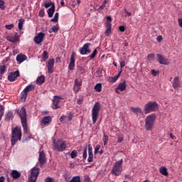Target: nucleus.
<instances>
[{
    "mask_svg": "<svg viewBox=\"0 0 182 182\" xmlns=\"http://www.w3.org/2000/svg\"><path fill=\"white\" fill-rule=\"evenodd\" d=\"M21 139H22V131L21 127H16L15 128L12 129L11 133V144L12 146H15L18 140L21 141Z\"/></svg>",
    "mask_w": 182,
    "mask_h": 182,
    "instance_id": "1",
    "label": "nucleus"
},
{
    "mask_svg": "<svg viewBox=\"0 0 182 182\" xmlns=\"http://www.w3.org/2000/svg\"><path fill=\"white\" fill-rule=\"evenodd\" d=\"M178 25H179L180 28H182V18H179L178 20Z\"/></svg>",
    "mask_w": 182,
    "mask_h": 182,
    "instance_id": "58",
    "label": "nucleus"
},
{
    "mask_svg": "<svg viewBox=\"0 0 182 182\" xmlns=\"http://www.w3.org/2000/svg\"><path fill=\"white\" fill-rule=\"evenodd\" d=\"M38 161L40 163V167H43L45 163H46V155H45V152L43 151H40Z\"/></svg>",
    "mask_w": 182,
    "mask_h": 182,
    "instance_id": "9",
    "label": "nucleus"
},
{
    "mask_svg": "<svg viewBox=\"0 0 182 182\" xmlns=\"http://www.w3.org/2000/svg\"><path fill=\"white\" fill-rule=\"evenodd\" d=\"M64 178L65 181L69 182V180H70V178H72V176L70 173H65L64 175Z\"/></svg>",
    "mask_w": 182,
    "mask_h": 182,
    "instance_id": "39",
    "label": "nucleus"
},
{
    "mask_svg": "<svg viewBox=\"0 0 182 182\" xmlns=\"http://www.w3.org/2000/svg\"><path fill=\"white\" fill-rule=\"evenodd\" d=\"M96 92H102V84L98 83L95 86Z\"/></svg>",
    "mask_w": 182,
    "mask_h": 182,
    "instance_id": "36",
    "label": "nucleus"
},
{
    "mask_svg": "<svg viewBox=\"0 0 182 182\" xmlns=\"http://www.w3.org/2000/svg\"><path fill=\"white\" fill-rule=\"evenodd\" d=\"M42 58H43V62H45L46 60H47V59L49 58V55H48V51H46V50L43 51V53L42 55Z\"/></svg>",
    "mask_w": 182,
    "mask_h": 182,
    "instance_id": "31",
    "label": "nucleus"
},
{
    "mask_svg": "<svg viewBox=\"0 0 182 182\" xmlns=\"http://www.w3.org/2000/svg\"><path fill=\"white\" fill-rule=\"evenodd\" d=\"M172 86L173 89H178V87H181V82H180L178 77H175L173 78Z\"/></svg>",
    "mask_w": 182,
    "mask_h": 182,
    "instance_id": "15",
    "label": "nucleus"
},
{
    "mask_svg": "<svg viewBox=\"0 0 182 182\" xmlns=\"http://www.w3.org/2000/svg\"><path fill=\"white\" fill-rule=\"evenodd\" d=\"M100 112V103L96 102L92 109V123L95 124L96 122H97V119L99 118V112Z\"/></svg>",
    "mask_w": 182,
    "mask_h": 182,
    "instance_id": "5",
    "label": "nucleus"
},
{
    "mask_svg": "<svg viewBox=\"0 0 182 182\" xmlns=\"http://www.w3.org/2000/svg\"><path fill=\"white\" fill-rule=\"evenodd\" d=\"M17 114H18L21 120V124L24 133H27L28 123L26 122V109H25V107H22L19 111H17Z\"/></svg>",
    "mask_w": 182,
    "mask_h": 182,
    "instance_id": "2",
    "label": "nucleus"
},
{
    "mask_svg": "<svg viewBox=\"0 0 182 182\" xmlns=\"http://www.w3.org/2000/svg\"><path fill=\"white\" fill-rule=\"evenodd\" d=\"M37 85H42L45 82V76L41 75L37 78L36 80Z\"/></svg>",
    "mask_w": 182,
    "mask_h": 182,
    "instance_id": "27",
    "label": "nucleus"
},
{
    "mask_svg": "<svg viewBox=\"0 0 182 182\" xmlns=\"http://www.w3.org/2000/svg\"><path fill=\"white\" fill-rule=\"evenodd\" d=\"M80 90V85H74V87H73V90L75 92H77L78 90Z\"/></svg>",
    "mask_w": 182,
    "mask_h": 182,
    "instance_id": "53",
    "label": "nucleus"
},
{
    "mask_svg": "<svg viewBox=\"0 0 182 182\" xmlns=\"http://www.w3.org/2000/svg\"><path fill=\"white\" fill-rule=\"evenodd\" d=\"M117 141H118V143H122L123 141V137L119 136L118 139H117Z\"/></svg>",
    "mask_w": 182,
    "mask_h": 182,
    "instance_id": "62",
    "label": "nucleus"
},
{
    "mask_svg": "<svg viewBox=\"0 0 182 182\" xmlns=\"http://www.w3.org/2000/svg\"><path fill=\"white\" fill-rule=\"evenodd\" d=\"M102 140L104 141V145L106 146V144H107V141L109 140V136H107L106 134H104Z\"/></svg>",
    "mask_w": 182,
    "mask_h": 182,
    "instance_id": "41",
    "label": "nucleus"
},
{
    "mask_svg": "<svg viewBox=\"0 0 182 182\" xmlns=\"http://www.w3.org/2000/svg\"><path fill=\"white\" fill-rule=\"evenodd\" d=\"M169 136H170L171 139H172V140L176 139V136L174 135H173V134H169Z\"/></svg>",
    "mask_w": 182,
    "mask_h": 182,
    "instance_id": "63",
    "label": "nucleus"
},
{
    "mask_svg": "<svg viewBox=\"0 0 182 182\" xmlns=\"http://www.w3.org/2000/svg\"><path fill=\"white\" fill-rule=\"evenodd\" d=\"M6 72V66L5 65H0V75L2 76Z\"/></svg>",
    "mask_w": 182,
    "mask_h": 182,
    "instance_id": "30",
    "label": "nucleus"
},
{
    "mask_svg": "<svg viewBox=\"0 0 182 182\" xmlns=\"http://www.w3.org/2000/svg\"><path fill=\"white\" fill-rule=\"evenodd\" d=\"M106 31L105 35L106 36H109L110 35V32L112 31V24L110 23L107 22L106 24Z\"/></svg>",
    "mask_w": 182,
    "mask_h": 182,
    "instance_id": "22",
    "label": "nucleus"
},
{
    "mask_svg": "<svg viewBox=\"0 0 182 182\" xmlns=\"http://www.w3.org/2000/svg\"><path fill=\"white\" fill-rule=\"evenodd\" d=\"M6 39L7 41H9V42H11V43H14L19 41V36H18V33H16L14 36H7Z\"/></svg>",
    "mask_w": 182,
    "mask_h": 182,
    "instance_id": "16",
    "label": "nucleus"
},
{
    "mask_svg": "<svg viewBox=\"0 0 182 182\" xmlns=\"http://www.w3.org/2000/svg\"><path fill=\"white\" fill-rule=\"evenodd\" d=\"M43 38H45V33L41 32L39 33L35 38L34 42L37 43V45H41L42 42H43Z\"/></svg>",
    "mask_w": 182,
    "mask_h": 182,
    "instance_id": "11",
    "label": "nucleus"
},
{
    "mask_svg": "<svg viewBox=\"0 0 182 182\" xmlns=\"http://www.w3.org/2000/svg\"><path fill=\"white\" fill-rule=\"evenodd\" d=\"M68 69L69 70H73V69H75V53H73L71 55Z\"/></svg>",
    "mask_w": 182,
    "mask_h": 182,
    "instance_id": "17",
    "label": "nucleus"
},
{
    "mask_svg": "<svg viewBox=\"0 0 182 182\" xmlns=\"http://www.w3.org/2000/svg\"><path fill=\"white\" fill-rule=\"evenodd\" d=\"M69 182H81L80 176H74Z\"/></svg>",
    "mask_w": 182,
    "mask_h": 182,
    "instance_id": "35",
    "label": "nucleus"
},
{
    "mask_svg": "<svg viewBox=\"0 0 182 182\" xmlns=\"http://www.w3.org/2000/svg\"><path fill=\"white\" fill-rule=\"evenodd\" d=\"M96 55H97V50L95 49L92 53L90 55V59H95Z\"/></svg>",
    "mask_w": 182,
    "mask_h": 182,
    "instance_id": "44",
    "label": "nucleus"
},
{
    "mask_svg": "<svg viewBox=\"0 0 182 182\" xmlns=\"http://www.w3.org/2000/svg\"><path fill=\"white\" fill-rule=\"evenodd\" d=\"M82 159L86 160L87 159V148H85L83 154H82Z\"/></svg>",
    "mask_w": 182,
    "mask_h": 182,
    "instance_id": "43",
    "label": "nucleus"
},
{
    "mask_svg": "<svg viewBox=\"0 0 182 182\" xmlns=\"http://www.w3.org/2000/svg\"><path fill=\"white\" fill-rule=\"evenodd\" d=\"M38 15L41 18H43L45 16V10L44 9L40 10Z\"/></svg>",
    "mask_w": 182,
    "mask_h": 182,
    "instance_id": "49",
    "label": "nucleus"
},
{
    "mask_svg": "<svg viewBox=\"0 0 182 182\" xmlns=\"http://www.w3.org/2000/svg\"><path fill=\"white\" fill-rule=\"evenodd\" d=\"M122 171H123V159H122L115 162L112 169V173L114 176H120V174H122Z\"/></svg>",
    "mask_w": 182,
    "mask_h": 182,
    "instance_id": "4",
    "label": "nucleus"
},
{
    "mask_svg": "<svg viewBox=\"0 0 182 182\" xmlns=\"http://www.w3.org/2000/svg\"><path fill=\"white\" fill-rule=\"evenodd\" d=\"M19 76V70H16L13 73H10L8 75V79L10 82H14V80H16V77H18Z\"/></svg>",
    "mask_w": 182,
    "mask_h": 182,
    "instance_id": "12",
    "label": "nucleus"
},
{
    "mask_svg": "<svg viewBox=\"0 0 182 182\" xmlns=\"http://www.w3.org/2000/svg\"><path fill=\"white\" fill-rule=\"evenodd\" d=\"M0 182H5V177L1 176L0 177Z\"/></svg>",
    "mask_w": 182,
    "mask_h": 182,
    "instance_id": "64",
    "label": "nucleus"
},
{
    "mask_svg": "<svg viewBox=\"0 0 182 182\" xmlns=\"http://www.w3.org/2000/svg\"><path fill=\"white\" fill-rule=\"evenodd\" d=\"M53 3H52L50 1L48 2H46L44 4L45 8H49L50 6H53Z\"/></svg>",
    "mask_w": 182,
    "mask_h": 182,
    "instance_id": "50",
    "label": "nucleus"
},
{
    "mask_svg": "<svg viewBox=\"0 0 182 182\" xmlns=\"http://www.w3.org/2000/svg\"><path fill=\"white\" fill-rule=\"evenodd\" d=\"M156 39L158 42H161V41H163V37L161 36H159Z\"/></svg>",
    "mask_w": 182,
    "mask_h": 182,
    "instance_id": "61",
    "label": "nucleus"
},
{
    "mask_svg": "<svg viewBox=\"0 0 182 182\" xmlns=\"http://www.w3.org/2000/svg\"><path fill=\"white\" fill-rule=\"evenodd\" d=\"M27 57L25 55H18L16 56V60L18 63H22V62L26 60Z\"/></svg>",
    "mask_w": 182,
    "mask_h": 182,
    "instance_id": "20",
    "label": "nucleus"
},
{
    "mask_svg": "<svg viewBox=\"0 0 182 182\" xmlns=\"http://www.w3.org/2000/svg\"><path fill=\"white\" fill-rule=\"evenodd\" d=\"M157 60L160 65H168L170 62L168 61V59L164 58L161 54H157Z\"/></svg>",
    "mask_w": 182,
    "mask_h": 182,
    "instance_id": "10",
    "label": "nucleus"
},
{
    "mask_svg": "<svg viewBox=\"0 0 182 182\" xmlns=\"http://www.w3.org/2000/svg\"><path fill=\"white\" fill-rule=\"evenodd\" d=\"M130 109L133 112V113H135V114H141V113H143L140 107L134 108L133 107H131Z\"/></svg>",
    "mask_w": 182,
    "mask_h": 182,
    "instance_id": "23",
    "label": "nucleus"
},
{
    "mask_svg": "<svg viewBox=\"0 0 182 182\" xmlns=\"http://www.w3.org/2000/svg\"><path fill=\"white\" fill-rule=\"evenodd\" d=\"M59 31V26H53L50 30L48 31L49 33H52V32H54V33H56Z\"/></svg>",
    "mask_w": 182,
    "mask_h": 182,
    "instance_id": "28",
    "label": "nucleus"
},
{
    "mask_svg": "<svg viewBox=\"0 0 182 182\" xmlns=\"http://www.w3.org/2000/svg\"><path fill=\"white\" fill-rule=\"evenodd\" d=\"M89 153H93V148L91 144H88V154Z\"/></svg>",
    "mask_w": 182,
    "mask_h": 182,
    "instance_id": "56",
    "label": "nucleus"
},
{
    "mask_svg": "<svg viewBox=\"0 0 182 182\" xmlns=\"http://www.w3.org/2000/svg\"><path fill=\"white\" fill-rule=\"evenodd\" d=\"M73 117V114H72L71 112H70V113L68 114V115L67 116V119L68 120V122H71Z\"/></svg>",
    "mask_w": 182,
    "mask_h": 182,
    "instance_id": "51",
    "label": "nucleus"
},
{
    "mask_svg": "<svg viewBox=\"0 0 182 182\" xmlns=\"http://www.w3.org/2000/svg\"><path fill=\"white\" fill-rule=\"evenodd\" d=\"M0 9L2 11L5 10V2L2 0H0Z\"/></svg>",
    "mask_w": 182,
    "mask_h": 182,
    "instance_id": "48",
    "label": "nucleus"
},
{
    "mask_svg": "<svg viewBox=\"0 0 182 182\" xmlns=\"http://www.w3.org/2000/svg\"><path fill=\"white\" fill-rule=\"evenodd\" d=\"M90 45H92L90 44V43H87L84 44L83 46L79 49L80 53L81 55H87L90 53L92 52L90 49H89V47L90 46Z\"/></svg>",
    "mask_w": 182,
    "mask_h": 182,
    "instance_id": "8",
    "label": "nucleus"
},
{
    "mask_svg": "<svg viewBox=\"0 0 182 182\" xmlns=\"http://www.w3.org/2000/svg\"><path fill=\"white\" fill-rule=\"evenodd\" d=\"M59 21V13H55L54 18L50 20V22H58Z\"/></svg>",
    "mask_w": 182,
    "mask_h": 182,
    "instance_id": "34",
    "label": "nucleus"
},
{
    "mask_svg": "<svg viewBox=\"0 0 182 182\" xmlns=\"http://www.w3.org/2000/svg\"><path fill=\"white\" fill-rule=\"evenodd\" d=\"M87 161L88 163H92V161H93V153H88Z\"/></svg>",
    "mask_w": 182,
    "mask_h": 182,
    "instance_id": "42",
    "label": "nucleus"
},
{
    "mask_svg": "<svg viewBox=\"0 0 182 182\" xmlns=\"http://www.w3.org/2000/svg\"><path fill=\"white\" fill-rule=\"evenodd\" d=\"M33 89H35V86H33V85H28L24 90V92H26L28 93V92H32V90H33Z\"/></svg>",
    "mask_w": 182,
    "mask_h": 182,
    "instance_id": "29",
    "label": "nucleus"
},
{
    "mask_svg": "<svg viewBox=\"0 0 182 182\" xmlns=\"http://www.w3.org/2000/svg\"><path fill=\"white\" fill-rule=\"evenodd\" d=\"M84 182H92L89 176H85Z\"/></svg>",
    "mask_w": 182,
    "mask_h": 182,
    "instance_id": "55",
    "label": "nucleus"
},
{
    "mask_svg": "<svg viewBox=\"0 0 182 182\" xmlns=\"http://www.w3.org/2000/svg\"><path fill=\"white\" fill-rule=\"evenodd\" d=\"M60 122H61V123H68L69 121L68 119V116L66 115H63L60 118Z\"/></svg>",
    "mask_w": 182,
    "mask_h": 182,
    "instance_id": "32",
    "label": "nucleus"
},
{
    "mask_svg": "<svg viewBox=\"0 0 182 182\" xmlns=\"http://www.w3.org/2000/svg\"><path fill=\"white\" fill-rule=\"evenodd\" d=\"M55 14V4H53V6L48 10V18H52Z\"/></svg>",
    "mask_w": 182,
    "mask_h": 182,
    "instance_id": "21",
    "label": "nucleus"
},
{
    "mask_svg": "<svg viewBox=\"0 0 182 182\" xmlns=\"http://www.w3.org/2000/svg\"><path fill=\"white\" fill-rule=\"evenodd\" d=\"M71 159H76L77 157V151L74 150L70 154Z\"/></svg>",
    "mask_w": 182,
    "mask_h": 182,
    "instance_id": "40",
    "label": "nucleus"
},
{
    "mask_svg": "<svg viewBox=\"0 0 182 182\" xmlns=\"http://www.w3.org/2000/svg\"><path fill=\"white\" fill-rule=\"evenodd\" d=\"M119 30L120 31V32H124V30H125L124 26H120L119 27Z\"/></svg>",
    "mask_w": 182,
    "mask_h": 182,
    "instance_id": "57",
    "label": "nucleus"
},
{
    "mask_svg": "<svg viewBox=\"0 0 182 182\" xmlns=\"http://www.w3.org/2000/svg\"><path fill=\"white\" fill-rule=\"evenodd\" d=\"M154 58L155 55L154 53L149 54L147 55V60H149V62H151V60H154Z\"/></svg>",
    "mask_w": 182,
    "mask_h": 182,
    "instance_id": "37",
    "label": "nucleus"
},
{
    "mask_svg": "<svg viewBox=\"0 0 182 182\" xmlns=\"http://www.w3.org/2000/svg\"><path fill=\"white\" fill-rule=\"evenodd\" d=\"M119 90H121V92H123V90H126V82H125L120 83L117 86V87L116 89V92L117 93H120V92H119Z\"/></svg>",
    "mask_w": 182,
    "mask_h": 182,
    "instance_id": "19",
    "label": "nucleus"
},
{
    "mask_svg": "<svg viewBox=\"0 0 182 182\" xmlns=\"http://www.w3.org/2000/svg\"><path fill=\"white\" fill-rule=\"evenodd\" d=\"M60 97L58 96H54V98L53 99V109H59V103H60Z\"/></svg>",
    "mask_w": 182,
    "mask_h": 182,
    "instance_id": "14",
    "label": "nucleus"
},
{
    "mask_svg": "<svg viewBox=\"0 0 182 182\" xmlns=\"http://www.w3.org/2000/svg\"><path fill=\"white\" fill-rule=\"evenodd\" d=\"M11 177H13V178H19V177H21V173H19L18 171L16 170H13L11 172Z\"/></svg>",
    "mask_w": 182,
    "mask_h": 182,
    "instance_id": "24",
    "label": "nucleus"
},
{
    "mask_svg": "<svg viewBox=\"0 0 182 182\" xmlns=\"http://www.w3.org/2000/svg\"><path fill=\"white\" fill-rule=\"evenodd\" d=\"M159 173H161V174H162L163 176H168V172H167V168L166 167H161L159 168Z\"/></svg>",
    "mask_w": 182,
    "mask_h": 182,
    "instance_id": "25",
    "label": "nucleus"
},
{
    "mask_svg": "<svg viewBox=\"0 0 182 182\" xmlns=\"http://www.w3.org/2000/svg\"><path fill=\"white\" fill-rule=\"evenodd\" d=\"M26 97H28V92L26 91H23L21 92V100H26Z\"/></svg>",
    "mask_w": 182,
    "mask_h": 182,
    "instance_id": "38",
    "label": "nucleus"
},
{
    "mask_svg": "<svg viewBox=\"0 0 182 182\" xmlns=\"http://www.w3.org/2000/svg\"><path fill=\"white\" fill-rule=\"evenodd\" d=\"M54 149L58 151H63L66 149V142L65 141H57L54 144Z\"/></svg>",
    "mask_w": 182,
    "mask_h": 182,
    "instance_id": "7",
    "label": "nucleus"
},
{
    "mask_svg": "<svg viewBox=\"0 0 182 182\" xmlns=\"http://www.w3.org/2000/svg\"><path fill=\"white\" fill-rule=\"evenodd\" d=\"M107 4V1L105 0L104 2L102 3V4L99 7V9H100L101 11L102 9H105V8L106 7Z\"/></svg>",
    "mask_w": 182,
    "mask_h": 182,
    "instance_id": "47",
    "label": "nucleus"
},
{
    "mask_svg": "<svg viewBox=\"0 0 182 182\" xmlns=\"http://www.w3.org/2000/svg\"><path fill=\"white\" fill-rule=\"evenodd\" d=\"M52 122V117L50 116H46L41 120V126H46V124H49Z\"/></svg>",
    "mask_w": 182,
    "mask_h": 182,
    "instance_id": "18",
    "label": "nucleus"
},
{
    "mask_svg": "<svg viewBox=\"0 0 182 182\" xmlns=\"http://www.w3.org/2000/svg\"><path fill=\"white\" fill-rule=\"evenodd\" d=\"M100 149V145L97 144L96 145L95 148V154H97V152L99 151V149Z\"/></svg>",
    "mask_w": 182,
    "mask_h": 182,
    "instance_id": "54",
    "label": "nucleus"
},
{
    "mask_svg": "<svg viewBox=\"0 0 182 182\" xmlns=\"http://www.w3.org/2000/svg\"><path fill=\"white\" fill-rule=\"evenodd\" d=\"M159 109V104L157 102H148L144 106V113L145 114H147L149 113H151V112H156Z\"/></svg>",
    "mask_w": 182,
    "mask_h": 182,
    "instance_id": "6",
    "label": "nucleus"
},
{
    "mask_svg": "<svg viewBox=\"0 0 182 182\" xmlns=\"http://www.w3.org/2000/svg\"><path fill=\"white\" fill-rule=\"evenodd\" d=\"M120 66H121V68H124L126 66V63L124 61L121 62Z\"/></svg>",
    "mask_w": 182,
    "mask_h": 182,
    "instance_id": "59",
    "label": "nucleus"
},
{
    "mask_svg": "<svg viewBox=\"0 0 182 182\" xmlns=\"http://www.w3.org/2000/svg\"><path fill=\"white\" fill-rule=\"evenodd\" d=\"M5 119L7 120V122H9V120H12L14 119V113L9 112L5 114Z\"/></svg>",
    "mask_w": 182,
    "mask_h": 182,
    "instance_id": "26",
    "label": "nucleus"
},
{
    "mask_svg": "<svg viewBox=\"0 0 182 182\" xmlns=\"http://www.w3.org/2000/svg\"><path fill=\"white\" fill-rule=\"evenodd\" d=\"M75 85L76 86H82V81L77 78L75 80Z\"/></svg>",
    "mask_w": 182,
    "mask_h": 182,
    "instance_id": "45",
    "label": "nucleus"
},
{
    "mask_svg": "<svg viewBox=\"0 0 182 182\" xmlns=\"http://www.w3.org/2000/svg\"><path fill=\"white\" fill-rule=\"evenodd\" d=\"M23 22H25V19H23V18L19 19V22H18V29L20 31L22 30V28L23 26Z\"/></svg>",
    "mask_w": 182,
    "mask_h": 182,
    "instance_id": "33",
    "label": "nucleus"
},
{
    "mask_svg": "<svg viewBox=\"0 0 182 182\" xmlns=\"http://www.w3.org/2000/svg\"><path fill=\"white\" fill-rule=\"evenodd\" d=\"M121 73H122V70L119 71V74L117 76L112 78L111 82H112V83H114V82H116V80H117V79H119V76H120Z\"/></svg>",
    "mask_w": 182,
    "mask_h": 182,
    "instance_id": "46",
    "label": "nucleus"
},
{
    "mask_svg": "<svg viewBox=\"0 0 182 182\" xmlns=\"http://www.w3.org/2000/svg\"><path fill=\"white\" fill-rule=\"evenodd\" d=\"M151 73H152L153 76L157 75V71H156L155 70H151Z\"/></svg>",
    "mask_w": 182,
    "mask_h": 182,
    "instance_id": "60",
    "label": "nucleus"
},
{
    "mask_svg": "<svg viewBox=\"0 0 182 182\" xmlns=\"http://www.w3.org/2000/svg\"><path fill=\"white\" fill-rule=\"evenodd\" d=\"M156 120V114H151L147 116L145 119V129L150 132L154 126V121Z\"/></svg>",
    "mask_w": 182,
    "mask_h": 182,
    "instance_id": "3",
    "label": "nucleus"
},
{
    "mask_svg": "<svg viewBox=\"0 0 182 182\" xmlns=\"http://www.w3.org/2000/svg\"><path fill=\"white\" fill-rule=\"evenodd\" d=\"M6 29H8L9 31H11L12 28H14V24H7L5 26Z\"/></svg>",
    "mask_w": 182,
    "mask_h": 182,
    "instance_id": "52",
    "label": "nucleus"
},
{
    "mask_svg": "<svg viewBox=\"0 0 182 182\" xmlns=\"http://www.w3.org/2000/svg\"><path fill=\"white\" fill-rule=\"evenodd\" d=\"M55 65V59L52 58L47 63L48 73H53V66Z\"/></svg>",
    "mask_w": 182,
    "mask_h": 182,
    "instance_id": "13",
    "label": "nucleus"
}]
</instances>
